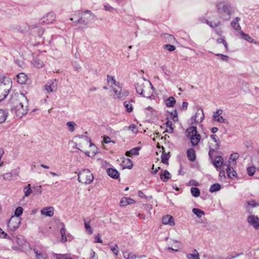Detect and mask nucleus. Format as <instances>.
Segmentation results:
<instances>
[{
  "mask_svg": "<svg viewBox=\"0 0 259 259\" xmlns=\"http://www.w3.org/2000/svg\"><path fill=\"white\" fill-rule=\"evenodd\" d=\"M175 103L176 100L173 97H170L166 100V105L168 107H174Z\"/></svg>",
  "mask_w": 259,
  "mask_h": 259,
  "instance_id": "nucleus-29",
  "label": "nucleus"
},
{
  "mask_svg": "<svg viewBox=\"0 0 259 259\" xmlns=\"http://www.w3.org/2000/svg\"><path fill=\"white\" fill-rule=\"evenodd\" d=\"M247 172L249 176H253L255 172V168L253 166H249L247 168Z\"/></svg>",
  "mask_w": 259,
  "mask_h": 259,
  "instance_id": "nucleus-42",
  "label": "nucleus"
},
{
  "mask_svg": "<svg viewBox=\"0 0 259 259\" xmlns=\"http://www.w3.org/2000/svg\"><path fill=\"white\" fill-rule=\"evenodd\" d=\"M247 222L256 230L259 229V219L258 217H255L254 215H250L247 218Z\"/></svg>",
  "mask_w": 259,
  "mask_h": 259,
  "instance_id": "nucleus-11",
  "label": "nucleus"
},
{
  "mask_svg": "<svg viewBox=\"0 0 259 259\" xmlns=\"http://www.w3.org/2000/svg\"><path fill=\"white\" fill-rule=\"evenodd\" d=\"M123 164H122V167L123 169L128 168L131 169L133 167V163L131 160L129 158H123Z\"/></svg>",
  "mask_w": 259,
  "mask_h": 259,
  "instance_id": "nucleus-16",
  "label": "nucleus"
},
{
  "mask_svg": "<svg viewBox=\"0 0 259 259\" xmlns=\"http://www.w3.org/2000/svg\"><path fill=\"white\" fill-rule=\"evenodd\" d=\"M12 87V81L9 77H4L0 80V102L8 95Z\"/></svg>",
  "mask_w": 259,
  "mask_h": 259,
  "instance_id": "nucleus-3",
  "label": "nucleus"
},
{
  "mask_svg": "<svg viewBox=\"0 0 259 259\" xmlns=\"http://www.w3.org/2000/svg\"><path fill=\"white\" fill-rule=\"evenodd\" d=\"M103 141L105 143L108 144L111 142L110 138L108 136H104Z\"/></svg>",
  "mask_w": 259,
  "mask_h": 259,
  "instance_id": "nucleus-61",
  "label": "nucleus"
},
{
  "mask_svg": "<svg viewBox=\"0 0 259 259\" xmlns=\"http://www.w3.org/2000/svg\"><path fill=\"white\" fill-rule=\"evenodd\" d=\"M55 14L53 12H50L42 18L41 23L51 24L55 20Z\"/></svg>",
  "mask_w": 259,
  "mask_h": 259,
  "instance_id": "nucleus-12",
  "label": "nucleus"
},
{
  "mask_svg": "<svg viewBox=\"0 0 259 259\" xmlns=\"http://www.w3.org/2000/svg\"><path fill=\"white\" fill-rule=\"evenodd\" d=\"M221 186L219 184L215 183L210 186L209 188V191L211 193H213L219 191L221 189Z\"/></svg>",
  "mask_w": 259,
  "mask_h": 259,
  "instance_id": "nucleus-31",
  "label": "nucleus"
},
{
  "mask_svg": "<svg viewBox=\"0 0 259 259\" xmlns=\"http://www.w3.org/2000/svg\"><path fill=\"white\" fill-rule=\"evenodd\" d=\"M70 20L73 23L83 24L86 26L88 24L95 21V16L91 11L87 10L81 14L79 18L76 19L75 17L71 18Z\"/></svg>",
  "mask_w": 259,
  "mask_h": 259,
  "instance_id": "nucleus-4",
  "label": "nucleus"
},
{
  "mask_svg": "<svg viewBox=\"0 0 259 259\" xmlns=\"http://www.w3.org/2000/svg\"><path fill=\"white\" fill-rule=\"evenodd\" d=\"M60 233L62 236L61 241L62 243L66 242L67 241V238L66 235V230L64 227H63L61 229Z\"/></svg>",
  "mask_w": 259,
  "mask_h": 259,
  "instance_id": "nucleus-37",
  "label": "nucleus"
},
{
  "mask_svg": "<svg viewBox=\"0 0 259 259\" xmlns=\"http://www.w3.org/2000/svg\"><path fill=\"white\" fill-rule=\"evenodd\" d=\"M20 223V218L12 216L10 219L7 225L11 231H14L19 228Z\"/></svg>",
  "mask_w": 259,
  "mask_h": 259,
  "instance_id": "nucleus-7",
  "label": "nucleus"
},
{
  "mask_svg": "<svg viewBox=\"0 0 259 259\" xmlns=\"http://www.w3.org/2000/svg\"><path fill=\"white\" fill-rule=\"evenodd\" d=\"M23 210V209L22 207H18L15 211V217L19 218V217L22 214Z\"/></svg>",
  "mask_w": 259,
  "mask_h": 259,
  "instance_id": "nucleus-41",
  "label": "nucleus"
},
{
  "mask_svg": "<svg viewBox=\"0 0 259 259\" xmlns=\"http://www.w3.org/2000/svg\"><path fill=\"white\" fill-rule=\"evenodd\" d=\"M24 192L25 196L28 197V196H29L31 192V189L30 184H29L27 187H25L24 188Z\"/></svg>",
  "mask_w": 259,
  "mask_h": 259,
  "instance_id": "nucleus-45",
  "label": "nucleus"
},
{
  "mask_svg": "<svg viewBox=\"0 0 259 259\" xmlns=\"http://www.w3.org/2000/svg\"><path fill=\"white\" fill-rule=\"evenodd\" d=\"M115 95L114 96V98H121V90L118 91L115 89H113Z\"/></svg>",
  "mask_w": 259,
  "mask_h": 259,
  "instance_id": "nucleus-49",
  "label": "nucleus"
},
{
  "mask_svg": "<svg viewBox=\"0 0 259 259\" xmlns=\"http://www.w3.org/2000/svg\"><path fill=\"white\" fill-rule=\"evenodd\" d=\"M107 81L109 83H112V84L116 82V80L114 77L110 75L107 76Z\"/></svg>",
  "mask_w": 259,
  "mask_h": 259,
  "instance_id": "nucleus-57",
  "label": "nucleus"
},
{
  "mask_svg": "<svg viewBox=\"0 0 259 259\" xmlns=\"http://www.w3.org/2000/svg\"><path fill=\"white\" fill-rule=\"evenodd\" d=\"M135 202V201L129 198H123L120 202V205L121 206H124L128 204H131Z\"/></svg>",
  "mask_w": 259,
  "mask_h": 259,
  "instance_id": "nucleus-22",
  "label": "nucleus"
},
{
  "mask_svg": "<svg viewBox=\"0 0 259 259\" xmlns=\"http://www.w3.org/2000/svg\"><path fill=\"white\" fill-rule=\"evenodd\" d=\"M123 256L126 259H137V255L133 254L132 253H127V255L125 253H124Z\"/></svg>",
  "mask_w": 259,
  "mask_h": 259,
  "instance_id": "nucleus-44",
  "label": "nucleus"
},
{
  "mask_svg": "<svg viewBox=\"0 0 259 259\" xmlns=\"http://www.w3.org/2000/svg\"><path fill=\"white\" fill-rule=\"evenodd\" d=\"M133 102H134V100L131 99L128 101H125L124 102V106L125 107L127 112H131L133 111V105H132V103Z\"/></svg>",
  "mask_w": 259,
  "mask_h": 259,
  "instance_id": "nucleus-26",
  "label": "nucleus"
},
{
  "mask_svg": "<svg viewBox=\"0 0 259 259\" xmlns=\"http://www.w3.org/2000/svg\"><path fill=\"white\" fill-rule=\"evenodd\" d=\"M223 163V159L221 156L216 157V159L213 161V164L216 168L222 167Z\"/></svg>",
  "mask_w": 259,
  "mask_h": 259,
  "instance_id": "nucleus-27",
  "label": "nucleus"
},
{
  "mask_svg": "<svg viewBox=\"0 0 259 259\" xmlns=\"http://www.w3.org/2000/svg\"><path fill=\"white\" fill-rule=\"evenodd\" d=\"M44 33L43 29L39 26L31 25L30 28V33L34 36L41 37Z\"/></svg>",
  "mask_w": 259,
  "mask_h": 259,
  "instance_id": "nucleus-9",
  "label": "nucleus"
},
{
  "mask_svg": "<svg viewBox=\"0 0 259 259\" xmlns=\"http://www.w3.org/2000/svg\"><path fill=\"white\" fill-rule=\"evenodd\" d=\"M34 65L36 66L37 67L39 68L43 66V63L39 60H34Z\"/></svg>",
  "mask_w": 259,
  "mask_h": 259,
  "instance_id": "nucleus-59",
  "label": "nucleus"
},
{
  "mask_svg": "<svg viewBox=\"0 0 259 259\" xmlns=\"http://www.w3.org/2000/svg\"><path fill=\"white\" fill-rule=\"evenodd\" d=\"M84 226L85 229L88 231L89 233L90 234H92L93 232L92 229L90 225V222H87L85 220H84Z\"/></svg>",
  "mask_w": 259,
  "mask_h": 259,
  "instance_id": "nucleus-43",
  "label": "nucleus"
},
{
  "mask_svg": "<svg viewBox=\"0 0 259 259\" xmlns=\"http://www.w3.org/2000/svg\"><path fill=\"white\" fill-rule=\"evenodd\" d=\"M242 254H243L242 252H241L240 253H234L233 255H228L227 257V259H233V258H235L239 256V255H240Z\"/></svg>",
  "mask_w": 259,
  "mask_h": 259,
  "instance_id": "nucleus-54",
  "label": "nucleus"
},
{
  "mask_svg": "<svg viewBox=\"0 0 259 259\" xmlns=\"http://www.w3.org/2000/svg\"><path fill=\"white\" fill-rule=\"evenodd\" d=\"M104 8L106 11H112L113 10H114V8L108 5H105Z\"/></svg>",
  "mask_w": 259,
  "mask_h": 259,
  "instance_id": "nucleus-62",
  "label": "nucleus"
},
{
  "mask_svg": "<svg viewBox=\"0 0 259 259\" xmlns=\"http://www.w3.org/2000/svg\"><path fill=\"white\" fill-rule=\"evenodd\" d=\"M110 248L112 251L115 254V255H117L118 253V246L116 244H115L114 247L111 246Z\"/></svg>",
  "mask_w": 259,
  "mask_h": 259,
  "instance_id": "nucleus-58",
  "label": "nucleus"
},
{
  "mask_svg": "<svg viewBox=\"0 0 259 259\" xmlns=\"http://www.w3.org/2000/svg\"><path fill=\"white\" fill-rule=\"evenodd\" d=\"M27 79V76L23 73H20L17 75V81L20 84H24Z\"/></svg>",
  "mask_w": 259,
  "mask_h": 259,
  "instance_id": "nucleus-21",
  "label": "nucleus"
},
{
  "mask_svg": "<svg viewBox=\"0 0 259 259\" xmlns=\"http://www.w3.org/2000/svg\"><path fill=\"white\" fill-rule=\"evenodd\" d=\"M162 223L164 225H169L171 226H174L175 225L173 217L172 216L168 215H165L163 217Z\"/></svg>",
  "mask_w": 259,
  "mask_h": 259,
  "instance_id": "nucleus-15",
  "label": "nucleus"
},
{
  "mask_svg": "<svg viewBox=\"0 0 259 259\" xmlns=\"http://www.w3.org/2000/svg\"><path fill=\"white\" fill-rule=\"evenodd\" d=\"M200 140V135L196 134L191 137V142L193 146H196Z\"/></svg>",
  "mask_w": 259,
  "mask_h": 259,
  "instance_id": "nucleus-24",
  "label": "nucleus"
},
{
  "mask_svg": "<svg viewBox=\"0 0 259 259\" xmlns=\"http://www.w3.org/2000/svg\"><path fill=\"white\" fill-rule=\"evenodd\" d=\"M141 147H140L132 148L130 150L126 152L125 155L128 157H131L132 155H138L139 154V151Z\"/></svg>",
  "mask_w": 259,
  "mask_h": 259,
  "instance_id": "nucleus-17",
  "label": "nucleus"
},
{
  "mask_svg": "<svg viewBox=\"0 0 259 259\" xmlns=\"http://www.w3.org/2000/svg\"><path fill=\"white\" fill-rule=\"evenodd\" d=\"M192 212L199 218H201L205 214L203 211L197 208H193Z\"/></svg>",
  "mask_w": 259,
  "mask_h": 259,
  "instance_id": "nucleus-32",
  "label": "nucleus"
},
{
  "mask_svg": "<svg viewBox=\"0 0 259 259\" xmlns=\"http://www.w3.org/2000/svg\"><path fill=\"white\" fill-rule=\"evenodd\" d=\"M41 213L47 217H52L54 215V208L53 207H48L41 210Z\"/></svg>",
  "mask_w": 259,
  "mask_h": 259,
  "instance_id": "nucleus-13",
  "label": "nucleus"
},
{
  "mask_svg": "<svg viewBox=\"0 0 259 259\" xmlns=\"http://www.w3.org/2000/svg\"><path fill=\"white\" fill-rule=\"evenodd\" d=\"M187 156L190 161H194L196 159L195 150L193 149H189L187 151Z\"/></svg>",
  "mask_w": 259,
  "mask_h": 259,
  "instance_id": "nucleus-20",
  "label": "nucleus"
},
{
  "mask_svg": "<svg viewBox=\"0 0 259 259\" xmlns=\"http://www.w3.org/2000/svg\"><path fill=\"white\" fill-rule=\"evenodd\" d=\"M67 126L69 128V131L70 132H73L75 130V126H76L75 122L73 121H68L66 123Z\"/></svg>",
  "mask_w": 259,
  "mask_h": 259,
  "instance_id": "nucleus-38",
  "label": "nucleus"
},
{
  "mask_svg": "<svg viewBox=\"0 0 259 259\" xmlns=\"http://www.w3.org/2000/svg\"><path fill=\"white\" fill-rule=\"evenodd\" d=\"M15 238L16 241L19 245H22L23 244V242L25 241L23 239V237L22 236H17Z\"/></svg>",
  "mask_w": 259,
  "mask_h": 259,
  "instance_id": "nucleus-46",
  "label": "nucleus"
},
{
  "mask_svg": "<svg viewBox=\"0 0 259 259\" xmlns=\"http://www.w3.org/2000/svg\"><path fill=\"white\" fill-rule=\"evenodd\" d=\"M239 155L238 153H233L230 155V160H231L233 161H235L239 158Z\"/></svg>",
  "mask_w": 259,
  "mask_h": 259,
  "instance_id": "nucleus-50",
  "label": "nucleus"
},
{
  "mask_svg": "<svg viewBox=\"0 0 259 259\" xmlns=\"http://www.w3.org/2000/svg\"><path fill=\"white\" fill-rule=\"evenodd\" d=\"M12 178V175L10 172H7L3 175V178L6 180H10Z\"/></svg>",
  "mask_w": 259,
  "mask_h": 259,
  "instance_id": "nucleus-52",
  "label": "nucleus"
},
{
  "mask_svg": "<svg viewBox=\"0 0 259 259\" xmlns=\"http://www.w3.org/2000/svg\"><path fill=\"white\" fill-rule=\"evenodd\" d=\"M193 252L194 253H189L187 254V257L188 259H200L199 254L198 251L194 249Z\"/></svg>",
  "mask_w": 259,
  "mask_h": 259,
  "instance_id": "nucleus-28",
  "label": "nucleus"
},
{
  "mask_svg": "<svg viewBox=\"0 0 259 259\" xmlns=\"http://www.w3.org/2000/svg\"><path fill=\"white\" fill-rule=\"evenodd\" d=\"M144 80L147 81L146 83L141 80L136 84V91L142 97L150 98L153 94L154 88L150 81Z\"/></svg>",
  "mask_w": 259,
  "mask_h": 259,
  "instance_id": "nucleus-2",
  "label": "nucleus"
},
{
  "mask_svg": "<svg viewBox=\"0 0 259 259\" xmlns=\"http://www.w3.org/2000/svg\"><path fill=\"white\" fill-rule=\"evenodd\" d=\"M0 237L2 238H8L9 240H11V237L8 235L7 233H6L3 230L0 228Z\"/></svg>",
  "mask_w": 259,
  "mask_h": 259,
  "instance_id": "nucleus-47",
  "label": "nucleus"
},
{
  "mask_svg": "<svg viewBox=\"0 0 259 259\" xmlns=\"http://www.w3.org/2000/svg\"><path fill=\"white\" fill-rule=\"evenodd\" d=\"M163 48L169 52L174 51L176 49V47L174 46L171 45H165L163 46Z\"/></svg>",
  "mask_w": 259,
  "mask_h": 259,
  "instance_id": "nucleus-48",
  "label": "nucleus"
},
{
  "mask_svg": "<svg viewBox=\"0 0 259 259\" xmlns=\"http://www.w3.org/2000/svg\"><path fill=\"white\" fill-rule=\"evenodd\" d=\"M187 132L188 133V135L189 136L192 137L193 135H195V134H197V127L193 126H191L187 129Z\"/></svg>",
  "mask_w": 259,
  "mask_h": 259,
  "instance_id": "nucleus-33",
  "label": "nucleus"
},
{
  "mask_svg": "<svg viewBox=\"0 0 259 259\" xmlns=\"http://www.w3.org/2000/svg\"><path fill=\"white\" fill-rule=\"evenodd\" d=\"M227 174L229 178L232 179L236 175V171L232 168L228 166L227 168Z\"/></svg>",
  "mask_w": 259,
  "mask_h": 259,
  "instance_id": "nucleus-34",
  "label": "nucleus"
},
{
  "mask_svg": "<svg viewBox=\"0 0 259 259\" xmlns=\"http://www.w3.org/2000/svg\"><path fill=\"white\" fill-rule=\"evenodd\" d=\"M11 103L13 104L11 110L17 116L22 117L27 113L28 103L24 94L18 96V99L15 101L13 98H11Z\"/></svg>",
  "mask_w": 259,
  "mask_h": 259,
  "instance_id": "nucleus-1",
  "label": "nucleus"
},
{
  "mask_svg": "<svg viewBox=\"0 0 259 259\" xmlns=\"http://www.w3.org/2000/svg\"><path fill=\"white\" fill-rule=\"evenodd\" d=\"M108 175L111 178L117 179L119 178V174L115 168H109L107 169Z\"/></svg>",
  "mask_w": 259,
  "mask_h": 259,
  "instance_id": "nucleus-14",
  "label": "nucleus"
},
{
  "mask_svg": "<svg viewBox=\"0 0 259 259\" xmlns=\"http://www.w3.org/2000/svg\"><path fill=\"white\" fill-rule=\"evenodd\" d=\"M201 21L202 23L207 24L211 28H215L219 26L220 24V22L219 21L212 22L204 18L202 19Z\"/></svg>",
  "mask_w": 259,
  "mask_h": 259,
  "instance_id": "nucleus-25",
  "label": "nucleus"
},
{
  "mask_svg": "<svg viewBox=\"0 0 259 259\" xmlns=\"http://www.w3.org/2000/svg\"><path fill=\"white\" fill-rule=\"evenodd\" d=\"M191 193L194 197H197L200 195V192L198 188L192 187L191 188Z\"/></svg>",
  "mask_w": 259,
  "mask_h": 259,
  "instance_id": "nucleus-36",
  "label": "nucleus"
},
{
  "mask_svg": "<svg viewBox=\"0 0 259 259\" xmlns=\"http://www.w3.org/2000/svg\"><path fill=\"white\" fill-rule=\"evenodd\" d=\"M213 117L216 119V120L219 122L221 123H226L227 120L226 119L224 118L222 116H219L217 114H213Z\"/></svg>",
  "mask_w": 259,
  "mask_h": 259,
  "instance_id": "nucleus-39",
  "label": "nucleus"
},
{
  "mask_svg": "<svg viewBox=\"0 0 259 259\" xmlns=\"http://www.w3.org/2000/svg\"><path fill=\"white\" fill-rule=\"evenodd\" d=\"M11 174L12 175V177L13 176H18L19 174V168H17L16 169H15L13 170H12L10 172Z\"/></svg>",
  "mask_w": 259,
  "mask_h": 259,
  "instance_id": "nucleus-55",
  "label": "nucleus"
},
{
  "mask_svg": "<svg viewBox=\"0 0 259 259\" xmlns=\"http://www.w3.org/2000/svg\"><path fill=\"white\" fill-rule=\"evenodd\" d=\"M170 178V174L167 170H161L160 179L163 182H167Z\"/></svg>",
  "mask_w": 259,
  "mask_h": 259,
  "instance_id": "nucleus-19",
  "label": "nucleus"
},
{
  "mask_svg": "<svg viewBox=\"0 0 259 259\" xmlns=\"http://www.w3.org/2000/svg\"><path fill=\"white\" fill-rule=\"evenodd\" d=\"M57 85L56 80H51L46 84V90L48 93L54 92L57 90Z\"/></svg>",
  "mask_w": 259,
  "mask_h": 259,
  "instance_id": "nucleus-10",
  "label": "nucleus"
},
{
  "mask_svg": "<svg viewBox=\"0 0 259 259\" xmlns=\"http://www.w3.org/2000/svg\"><path fill=\"white\" fill-rule=\"evenodd\" d=\"M204 115L203 113V110L201 108H199L197 109L196 113L194 116H192L191 119V123H198L201 122L204 119Z\"/></svg>",
  "mask_w": 259,
  "mask_h": 259,
  "instance_id": "nucleus-8",
  "label": "nucleus"
},
{
  "mask_svg": "<svg viewBox=\"0 0 259 259\" xmlns=\"http://www.w3.org/2000/svg\"><path fill=\"white\" fill-rule=\"evenodd\" d=\"M166 125L167 127H169V131H168L169 133H172L174 131L173 128L171 127L172 125V122L169 121H167L166 123Z\"/></svg>",
  "mask_w": 259,
  "mask_h": 259,
  "instance_id": "nucleus-56",
  "label": "nucleus"
},
{
  "mask_svg": "<svg viewBox=\"0 0 259 259\" xmlns=\"http://www.w3.org/2000/svg\"><path fill=\"white\" fill-rule=\"evenodd\" d=\"M95 242L96 243H102V240L101 239L99 234L95 237Z\"/></svg>",
  "mask_w": 259,
  "mask_h": 259,
  "instance_id": "nucleus-60",
  "label": "nucleus"
},
{
  "mask_svg": "<svg viewBox=\"0 0 259 259\" xmlns=\"http://www.w3.org/2000/svg\"><path fill=\"white\" fill-rule=\"evenodd\" d=\"M30 26L27 24H23L22 25L19 26V31L22 33H24L30 30Z\"/></svg>",
  "mask_w": 259,
  "mask_h": 259,
  "instance_id": "nucleus-35",
  "label": "nucleus"
},
{
  "mask_svg": "<svg viewBox=\"0 0 259 259\" xmlns=\"http://www.w3.org/2000/svg\"><path fill=\"white\" fill-rule=\"evenodd\" d=\"M231 26L236 30H239L241 29L240 26L236 22L233 21L231 23Z\"/></svg>",
  "mask_w": 259,
  "mask_h": 259,
  "instance_id": "nucleus-51",
  "label": "nucleus"
},
{
  "mask_svg": "<svg viewBox=\"0 0 259 259\" xmlns=\"http://www.w3.org/2000/svg\"><path fill=\"white\" fill-rule=\"evenodd\" d=\"M9 112L6 109H0V123L4 122L8 116Z\"/></svg>",
  "mask_w": 259,
  "mask_h": 259,
  "instance_id": "nucleus-18",
  "label": "nucleus"
},
{
  "mask_svg": "<svg viewBox=\"0 0 259 259\" xmlns=\"http://www.w3.org/2000/svg\"><path fill=\"white\" fill-rule=\"evenodd\" d=\"M77 180L80 183L89 184L93 181L94 177L90 170L85 169L79 171Z\"/></svg>",
  "mask_w": 259,
  "mask_h": 259,
  "instance_id": "nucleus-5",
  "label": "nucleus"
},
{
  "mask_svg": "<svg viewBox=\"0 0 259 259\" xmlns=\"http://www.w3.org/2000/svg\"><path fill=\"white\" fill-rule=\"evenodd\" d=\"M169 154V153H164V152H162L161 156V162L162 163L166 164H168V160L170 157V155Z\"/></svg>",
  "mask_w": 259,
  "mask_h": 259,
  "instance_id": "nucleus-30",
  "label": "nucleus"
},
{
  "mask_svg": "<svg viewBox=\"0 0 259 259\" xmlns=\"http://www.w3.org/2000/svg\"><path fill=\"white\" fill-rule=\"evenodd\" d=\"M33 250L35 253L36 259H47V255L46 253L39 251L35 248Z\"/></svg>",
  "mask_w": 259,
  "mask_h": 259,
  "instance_id": "nucleus-23",
  "label": "nucleus"
},
{
  "mask_svg": "<svg viewBox=\"0 0 259 259\" xmlns=\"http://www.w3.org/2000/svg\"><path fill=\"white\" fill-rule=\"evenodd\" d=\"M216 7L220 13H224L230 15L231 14V7L229 2L226 1L221 2L217 3Z\"/></svg>",
  "mask_w": 259,
  "mask_h": 259,
  "instance_id": "nucleus-6",
  "label": "nucleus"
},
{
  "mask_svg": "<svg viewBox=\"0 0 259 259\" xmlns=\"http://www.w3.org/2000/svg\"><path fill=\"white\" fill-rule=\"evenodd\" d=\"M241 35L242 36L243 38L248 42H252L253 39L248 34L244 33L243 32H241Z\"/></svg>",
  "mask_w": 259,
  "mask_h": 259,
  "instance_id": "nucleus-40",
  "label": "nucleus"
},
{
  "mask_svg": "<svg viewBox=\"0 0 259 259\" xmlns=\"http://www.w3.org/2000/svg\"><path fill=\"white\" fill-rule=\"evenodd\" d=\"M215 55L217 56L221 57V59L223 61H228V56H226V55H225L222 54H215Z\"/></svg>",
  "mask_w": 259,
  "mask_h": 259,
  "instance_id": "nucleus-53",
  "label": "nucleus"
},
{
  "mask_svg": "<svg viewBox=\"0 0 259 259\" xmlns=\"http://www.w3.org/2000/svg\"><path fill=\"white\" fill-rule=\"evenodd\" d=\"M138 196L141 198H147L144 193L140 190L138 191Z\"/></svg>",
  "mask_w": 259,
  "mask_h": 259,
  "instance_id": "nucleus-63",
  "label": "nucleus"
},
{
  "mask_svg": "<svg viewBox=\"0 0 259 259\" xmlns=\"http://www.w3.org/2000/svg\"><path fill=\"white\" fill-rule=\"evenodd\" d=\"M171 114L172 115V120L174 121H176L178 120V114L176 111H175L174 113H172Z\"/></svg>",
  "mask_w": 259,
  "mask_h": 259,
  "instance_id": "nucleus-64",
  "label": "nucleus"
}]
</instances>
